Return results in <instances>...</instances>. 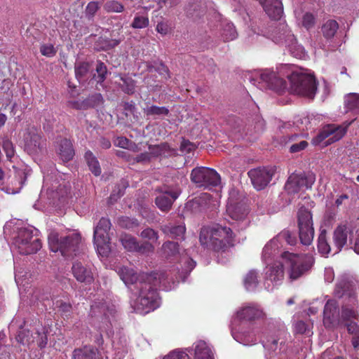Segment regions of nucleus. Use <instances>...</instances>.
<instances>
[{"mask_svg": "<svg viewBox=\"0 0 359 359\" xmlns=\"http://www.w3.org/2000/svg\"><path fill=\"white\" fill-rule=\"evenodd\" d=\"M227 123L229 125L231 131L234 133H241V130L243 129V121L238 117H229Z\"/></svg>", "mask_w": 359, "mask_h": 359, "instance_id": "3c124183", "label": "nucleus"}, {"mask_svg": "<svg viewBox=\"0 0 359 359\" xmlns=\"http://www.w3.org/2000/svg\"><path fill=\"white\" fill-rule=\"evenodd\" d=\"M282 24H286L285 21H283V22H280L278 23H274L272 26V28L271 30L269 31L268 32V36L273 41V34H275V33H278V36H280L282 38H286L285 37V34H283V31H279L278 29H280V27H281Z\"/></svg>", "mask_w": 359, "mask_h": 359, "instance_id": "052dcab7", "label": "nucleus"}, {"mask_svg": "<svg viewBox=\"0 0 359 359\" xmlns=\"http://www.w3.org/2000/svg\"><path fill=\"white\" fill-rule=\"evenodd\" d=\"M111 222L109 219L102 217L94 228L93 238L97 252L102 257H107L110 252L109 231Z\"/></svg>", "mask_w": 359, "mask_h": 359, "instance_id": "2eb2a0df", "label": "nucleus"}, {"mask_svg": "<svg viewBox=\"0 0 359 359\" xmlns=\"http://www.w3.org/2000/svg\"><path fill=\"white\" fill-rule=\"evenodd\" d=\"M161 230L167 236L174 239H183L186 232L184 224H174L169 223L161 226Z\"/></svg>", "mask_w": 359, "mask_h": 359, "instance_id": "c85d7f7f", "label": "nucleus"}, {"mask_svg": "<svg viewBox=\"0 0 359 359\" xmlns=\"http://www.w3.org/2000/svg\"><path fill=\"white\" fill-rule=\"evenodd\" d=\"M233 231L229 227L216 224L203 227L199 241L203 246L215 251H224L233 245Z\"/></svg>", "mask_w": 359, "mask_h": 359, "instance_id": "39448f33", "label": "nucleus"}, {"mask_svg": "<svg viewBox=\"0 0 359 359\" xmlns=\"http://www.w3.org/2000/svg\"><path fill=\"white\" fill-rule=\"evenodd\" d=\"M298 227L299 239L302 245H309L313 239L312 215L309 210L302 207L298 211Z\"/></svg>", "mask_w": 359, "mask_h": 359, "instance_id": "a211bd4d", "label": "nucleus"}, {"mask_svg": "<svg viewBox=\"0 0 359 359\" xmlns=\"http://www.w3.org/2000/svg\"><path fill=\"white\" fill-rule=\"evenodd\" d=\"M215 206V201L207 193L201 194L186 204V208L194 214L206 212L212 210Z\"/></svg>", "mask_w": 359, "mask_h": 359, "instance_id": "b1692460", "label": "nucleus"}, {"mask_svg": "<svg viewBox=\"0 0 359 359\" xmlns=\"http://www.w3.org/2000/svg\"><path fill=\"white\" fill-rule=\"evenodd\" d=\"M17 327L19 328V331L16 339L19 343L28 345L36 341L41 348L46 346L48 327L42 325L39 320H36L33 323L27 325L25 321L22 323L18 322V318L15 317L11 321L9 329L14 330Z\"/></svg>", "mask_w": 359, "mask_h": 359, "instance_id": "20e7f679", "label": "nucleus"}, {"mask_svg": "<svg viewBox=\"0 0 359 359\" xmlns=\"http://www.w3.org/2000/svg\"><path fill=\"white\" fill-rule=\"evenodd\" d=\"M281 259L288 264L289 278L294 280L306 274L311 268L313 261L311 255L284 252Z\"/></svg>", "mask_w": 359, "mask_h": 359, "instance_id": "1a4fd4ad", "label": "nucleus"}, {"mask_svg": "<svg viewBox=\"0 0 359 359\" xmlns=\"http://www.w3.org/2000/svg\"><path fill=\"white\" fill-rule=\"evenodd\" d=\"M155 247L154 244L149 241H144L142 243H138L136 252L148 255L153 253Z\"/></svg>", "mask_w": 359, "mask_h": 359, "instance_id": "603ef678", "label": "nucleus"}, {"mask_svg": "<svg viewBox=\"0 0 359 359\" xmlns=\"http://www.w3.org/2000/svg\"><path fill=\"white\" fill-rule=\"evenodd\" d=\"M265 313L263 309L257 304L251 303L241 308L236 312V317L231 325V334L233 339L243 345H252L257 341L256 334L254 330H245L244 325L240 329L236 328V320H254L263 318Z\"/></svg>", "mask_w": 359, "mask_h": 359, "instance_id": "7ed1b4c3", "label": "nucleus"}, {"mask_svg": "<svg viewBox=\"0 0 359 359\" xmlns=\"http://www.w3.org/2000/svg\"><path fill=\"white\" fill-rule=\"evenodd\" d=\"M57 306L59 311L67 317L69 316L72 313V306L69 303L64 302H57Z\"/></svg>", "mask_w": 359, "mask_h": 359, "instance_id": "e2e57ef3", "label": "nucleus"}, {"mask_svg": "<svg viewBox=\"0 0 359 359\" xmlns=\"http://www.w3.org/2000/svg\"><path fill=\"white\" fill-rule=\"evenodd\" d=\"M163 359H189V356L184 351L175 350L163 357Z\"/></svg>", "mask_w": 359, "mask_h": 359, "instance_id": "13d9d810", "label": "nucleus"}, {"mask_svg": "<svg viewBox=\"0 0 359 359\" xmlns=\"http://www.w3.org/2000/svg\"><path fill=\"white\" fill-rule=\"evenodd\" d=\"M251 82L261 90L270 89L278 93H282L286 88L285 81L271 69H260L256 71Z\"/></svg>", "mask_w": 359, "mask_h": 359, "instance_id": "9b49d317", "label": "nucleus"}, {"mask_svg": "<svg viewBox=\"0 0 359 359\" xmlns=\"http://www.w3.org/2000/svg\"><path fill=\"white\" fill-rule=\"evenodd\" d=\"M296 238L289 231L284 230L276 237L270 240L263 248L262 259L265 264L272 263L278 258H281V254L284 252L282 248L285 243L293 245L296 243Z\"/></svg>", "mask_w": 359, "mask_h": 359, "instance_id": "6e6552de", "label": "nucleus"}, {"mask_svg": "<svg viewBox=\"0 0 359 359\" xmlns=\"http://www.w3.org/2000/svg\"><path fill=\"white\" fill-rule=\"evenodd\" d=\"M114 313V309H109L105 302H94L90 307V314L92 317L99 318L100 315L102 325L98 328L101 332H104L108 336L113 334L111 329V323L109 316H113Z\"/></svg>", "mask_w": 359, "mask_h": 359, "instance_id": "aec40b11", "label": "nucleus"}, {"mask_svg": "<svg viewBox=\"0 0 359 359\" xmlns=\"http://www.w3.org/2000/svg\"><path fill=\"white\" fill-rule=\"evenodd\" d=\"M353 237V229L347 224H341L337 226L333 232V241L337 248L336 252L341 250L346 245L347 241L352 240Z\"/></svg>", "mask_w": 359, "mask_h": 359, "instance_id": "a878e982", "label": "nucleus"}, {"mask_svg": "<svg viewBox=\"0 0 359 359\" xmlns=\"http://www.w3.org/2000/svg\"><path fill=\"white\" fill-rule=\"evenodd\" d=\"M96 72L97 75H94L93 78L97 83H102L106 79L108 73L107 66L102 62H97Z\"/></svg>", "mask_w": 359, "mask_h": 359, "instance_id": "09e8293b", "label": "nucleus"}, {"mask_svg": "<svg viewBox=\"0 0 359 359\" xmlns=\"http://www.w3.org/2000/svg\"><path fill=\"white\" fill-rule=\"evenodd\" d=\"M221 35L224 41H229L236 39L238 34L233 25L227 22L223 25Z\"/></svg>", "mask_w": 359, "mask_h": 359, "instance_id": "ea45409f", "label": "nucleus"}, {"mask_svg": "<svg viewBox=\"0 0 359 359\" xmlns=\"http://www.w3.org/2000/svg\"><path fill=\"white\" fill-rule=\"evenodd\" d=\"M344 104L348 109H359V93H349L345 97Z\"/></svg>", "mask_w": 359, "mask_h": 359, "instance_id": "37998d69", "label": "nucleus"}, {"mask_svg": "<svg viewBox=\"0 0 359 359\" xmlns=\"http://www.w3.org/2000/svg\"><path fill=\"white\" fill-rule=\"evenodd\" d=\"M104 9L108 13H121L124 9V6L121 3L112 0L104 4Z\"/></svg>", "mask_w": 359, "mask_h": 359, "instance_id": "8fccbe9b", "label": "nucleus"}, {"mask_svg": "<svg viewBox=\"0 0 359 359\" xmlns=\"http://www.w3.org/2000/svg\"><path fill=\"white\" fill-rule=\"evenodd\" d=\"M308 146V142L305 140H301L299 142L294 143L290 147L291 153H297L304 150Z\"/></svg>", "mask_w": 359, "mask_h": 359, "instance_id": "774afa93", "label": "nucleus"}, {"mask_svg": "<svg viewBox=\"0 0 359 359\" xmlns=\"http://www.w3.org/2000/svg\"><path fill=\"white\" fill-rule=\"evenodd\" d=\"M191 180L196 187L204 189H212L220 184L219 175L214 169L207 167L193 169Z\"/></svg>", "mask_w": 359, "mask_h": 359, "instance_id": "4468645a", "label": "nucleus"}, {"mask_svg": "<svg viewBox=\"0 0 359 359\" xmlns=\"http://www.w3.org/2000/svg\"><path fill=\"white\" fill-rule=\"evenodd\" d=\"M338 29L339 25L337 21L330 20L323 25L322 32L325 38L330 39L334 37Z\"/></svg>", "mask_w": 359, "mask_h": 359, "instance_id": "4c0bfd02", "label": "nucleus"}, {"mask_svg": "<svg viewBox=\"0 0 359 359\" xmlns=\"http://www.w3.org/2000/svg\"><path fill=\"white\" fill-rule=\"evenodd\" d=\"M237 192L235 190L230 191L226 205V212L233 220L238 222L241 229H244L250 224V219L248 217L249 211L244 203L236 201L234 198Z\"/></svg>", "mask_w": 359, "mask_h": 359, "instance_id": "dca6fc26", "label": "nucleus"}, {"mask_svg": "<svg viewBox=\"0 0 359 359\" xmlns=\"http://www.w3.org/2000/svg\"><path fill=\"white\" fill-rule=\"evenodd\" d=\"M334 296L344 299L341 306V323L352 336L351 344L355 351L359 349V300L354 285L346 276H341L334 290Z\"/></svg>", "mask_w": 359, "mask_h": 359, "instance_id": "f257e3e1", "label": "nucleus"}, {"mask_svg": "<svg viewBox=\"0 0 359 359\" xmlns=\"http://www.w3.org/2000/svg\"><path fill=\"white\" fill-rule=\"evenodd\" d=\"M149 25V19L144 16H135L131 27L134 29H142L145 28Z\"/></svg>", "mask_w": 359, "mask_h": 359, "instance_id": "5fc2aeb1", "label": "nucleus"}, {"mask_svg": "<svg viewBox=\"0 0 359 359\" xmlns=\"http://www.w3.org/2000/svg\"><path fill=\"white\" fill-rule=\"evenodd\" d=\"M180 194L181 189L178 187H165L161 189L159 194L156 196V205L161 210L168 211Z\"/></svg>", "mask_w": 359, "mask_h": 359, "instance_id": "5701e85b", "label": "nucleus"}, {"mask_svg": "<svg viewBox=\"0 0 359 359\" xmlns=\"http://www.w3.org/2000/svg\"><path fill=\"white\" fill-rule=\"evenodd\" d=\"M120 224L126 229H130L137 226L139 225V222L136 219L124 217L120 220Z\"/></svg>", "mask_w": 359, "mask_h": 359, "instance_id": "0e129e2a", "label": "nucleus"}, {"mask_svg": "<svg viewBox=\"0 0 359 359\" xmlns=\"http://www.w3.org/2000/svg\"><path fill=\"white\" fill-rule=\"evenodd\" d=\"M85 159L90 171L95 175L99 176L101 174V168L97 158L93 152L88 150L85 154Z\"/></svg>", "mask_w": 359, "mask_h": 359, "instance_id": "72a5a7b5", "label": "nucleus"}, {"mask_svg": "<svg viewBox=\"0 0 359 359\" xmlns=\"http://www.w3.org/2000/svg\"><path fill=\"white\" fill-rule=\"evenodd\" d=\"M155 70L162 76L163 79L168 80L170 78V71L164 64H158L155 68Z\"/></svg>", "mask_w": 359, "mask_h": 359, "instance_id": "69168bd1", "label": "nucleus"}, {"mask_svg": "<svg viewBox=\"0 0 359 359\" xmlns=\"http://www.w3.org/2000/svg\"><path fill=\"white\" fill-rule=\"evenodd\" d=\"M288 79L292 93L313 98L317 90L316 82L314 76L307 69L293 70Z\"/></svg>", "mask_w": 359, "mask_h": 359, "instance_id": "423d86ee", "label": "nucleus"}, {"mask_svg": "<svg viewBox=\"0 0 359 359\" xmlns=\"http://www.w3.org/2000/svg\"><path fill=\"white\" fill-rule=\"evenodd\" d=\"M58 154L64 162L72 160L74 156V150L70 140L65 138L60 140L58 145Z\"/></svg>", "mask_w": 359, "mask_h": 359, "instance_id": "c756f323", "label": "nucleus"}, {"mask_svg": "<svg viewBox=\"0 0 359 359\" xmlns=\"http://www.w3.org/2000/svg\"><path fill=\"white\" fill-rule=\"evenodd\" d=\"M100 4L97 1H90L86 7V16L88 20H91L95 16L96 12L99 10Z\"/></svg>", "mask_w": 359, "mask_h": 359, "instance_id": "864d4df0", "label": "nucleus"}, {"mask_svg": "<svg viewBox=\"0 0 359 359\" xmlns=\"http://www.w3.org/2000/svg\"><path fill=\"white\" fill-rule=\"evenodd\" d=\"M302 25L306 29L312 28L315 25V17L311 13H306L302 17Z\"/></svg>", "mask_w": 359, "mask_h": 359, "instance_id": "bf43d9fd", "label": "nucleus"}, {"mask_svg": "<svg viewBox=\"0 0 359 359\" xmlns=\"http://www.w3.org/2000/svg\"><path fill=\"white\" fill-rule=\"evenodd\" d=\"M294 331L297 334H310V325L302 320H299L294 324Z\"/></svg>", "mask_w": 359, "mask_h": 359, "instance_id": "6e6d98bb", "label": "nucleus"}, {"mask_svg": "<svg viewBox=\"0 0 359 359\" xmlns=\"http://www.w3.org/2000/svg\"><path fill=\"white\" fill-rule=\"evenodd\" d=\"M34 232L36 233V230L33 227H25L18 230L13 245L19 254L27 255L36 253L41 249V241Z\"/></svg>", "mask_w": 359, "mask_h": 359, "instance_id": "9d476101", "label": "nucleus"}, {"mask_svg": "<svg viewBox=\"0 0 359 359\" xmlns=\"http://www.w3.org/2000/svg\"><path fill=\"white\" fill-rule=\"evenodd\" d=\"M119 43V40L101 36L96 41L94 47L97 50H107L116 46Z\"/></svg>", "mask_w": 359, "mask_h": 359, "instance_id": "c9c22d12", "label": "nucleus"}, {"mask_svg": "<svg viewBox=\"0 0 359 359\" xmlns=\"http://www.w3.org/2000/svg\"><path fill=\"white\" fill-rule=\"evenodd\" d=\"M259 284L258 272L256 270H250L244 278V285L247 290L253 291Z\"/></svg>", "mask_w": 359, "mask_h": 359, "instance_id": "e433bc0d", "label": "nucleus"}, {"mask_svg": "<svg viewBox=\"0 0 359 359\" xmlns=\"http://www.w3.org/2000/svg\"><path fill=\"white\" fill-rule=\"evenodd\" d=\"M50 250L54 252H60L63 257H71L76 255L81 242V236L78 233H72L66 236H59L55 231H50L48 236Z\"/></svg>", "mask_w": 359, "mask_h": 359, "instance_id": "0eeeda50", "label": "nucleus"}, {"mask_svg": "<svg viewBox=\"0 0 359 359\" xmlns=\"http://www.w3.org/2000/svg\"><path fill=\"white\" fill-rule=\"evenodd\" d=\"M118 273L130 291V287L137 285V283H144L146 276H149V275L144 273L138 275L133 269L128 266L120 268L118 271Z\"/></svg>", "mask_w": 359, "mask_h": 359, "instance_id": "bb28decb", "label": "nucleus"}, {"mask_svg": "<svg viewBox=\"0 0 359 359\" xmlns=\"http://www.w3.org/2000/svg\"><path fill=\"white\" fill-rule=\"evenodd\" d=\"M72 359H100L97 350L93 347L84 346L74 350Z\"/></svg>", "mask_w": 359, "mask_h": 359, "instance_id": "2f4dec72", "label": "nucleus"}, {"mask_svg": "<svg viewBox=\"0 0 359 359\" xmlns=\"http://www.w3.org/2000/svg\"><path fill=\"white\" fill-rule=\"evenodd\" d=\"M140 236L142 238L149 241V242L152 244L154 243H158L159 238L158 231L149 227L142 231Z\"/></svg>", "mask_w": 359, "mask_h": 359, "instance_id": "c03bdc74", "label": "nucleus"}, {"mask_svg": "<svg viewBox=\"0 0 359 359\" xmlns=\"http://www.w3.org/2000/svg\"><path fill=\"white\" fill-rule=\"evenodd\" d=\"M23 139L25 151L29 155L38 157L46 153V140L36 128L32 126L27 128Z\"/></svg>", "mask_w": 359, "mask_h": 359, "instance_id": "f8f14e48", "label": "nucleus"}, {"mask_svg": "<svg viewBox=\"0 0 359 359\" xmlns=\"http://www.w3.org/2000/svg\"><path fill=\"white\" fill-rule=\"evenodd\" d=\"M263 346L270 351L276 352L278 348V340L276 339H269L264 342Z\"/></svg>", "mask_w": 359, "mask_h": 359, "instance_id": "338daca9", "label": "nucleus"}, {"mask_svg": "<svg viewBox=\"0 0 359 359\" xmlns=\"http://www.w3.org/2000/svg\"><path fill=\"white\" fill-rule=\"evenodd\" d=\"M88 71L89 64L88 62H78L75 65V75L80 82L84 79Z\"/></svg>", "mask_w": 359, "mask_h": 359, "instance_id": "de8ad7c7", "label": "nucleus"}, {"mask_svg": "<svg viewBox=\"0 0 359 359\" xmlns=\"http://www.w3.org/2000/svg\"><path fill=\"white\" fill-rule=\"evenodd\" d=\"M3 149L7 158L11 161L15 154V149L12 142L8 139L4 140L3 142Z\"/></svg>", "mask_w": 359, "mask_h": 359, "instance_id": "4d7b16f0", "label": "nucleus"}, {"mask_svg": "<svg viewBox=\"0 0 359 359\" xmlns=\"http://www.w3.org/2000/svg\"><path fill=\"white\" fill-rule=\"evenodd\" d=\"M163 280V274L153 273L146 276L144 283H137V285L130 287V303L135 312L145 315L159 306L157 287Z\"/></svg>", "mask_w": 359, "mask_h": 359, "instance_id": "f03ea898", "label": "nucleus"}, {"mask_svg": "<svg viewBox=\"0 0 359 359\" xmlns=\"http://www.w3.org/2000/svg\"><path fill=\"white\" fill-rule=\"evenodd\" d=\"M154 153L156 155L163 156L165 157L172 156L175 154V150L170 147L168 143H161L157 145L155 148Z\"/></svg>", "mask_w": 359, "mask_h": 359, "instance_id": "49530a36", "label": "nucleus"}, {"mask_svg": "<svg viewBox=\"0 0 359 359\" xmlns=\"http://www.w3.org/2000/svg\"><path fill=\"white\" fill-rule=\"evenodd\" d=\"M125 250L129 252H136L138 241L136 238L130 234H122L119 238Z\"/></svg>", "mask_w": 359, "mask_h": 359, "instance_id": "f704fd0d", "label": "nucleus"}, {"mask_svg": "<svg viewBox=\"0 0 359 359\" xmlns=\"http://www.w3.org/2000/svg\"><path fill=\"white\" fill-rule=\"evenodd\" d=\"M351 123V122H344L341 125L328 124L325 126L313 139V144H319L326 138L328 140L325 142V145L339 141L346 134Z\"/></svg>", "mask_w": 359, "mask_h": 359, "instance_id": "f3484780", "label": "nucleus"}, {"mask_svg": "<svg viewBox=\"0 0 359 359\" xmlns=\"http://www.w3.org/2000/svg\"><path fill=\"white\" fill-rule=\"evenodd\" d=\"M121 79L123 81V84L121 85L122 90L128 95L133 94L135 90V81L132 78L126 76L121 77Z\"/></svg>", "mask_w": 359, "mask_h": 359, "instance_id": "a18cd8bd", "label": "nucleus"}, {"mask_svg": "<svg viewBox=\"0 0 359 359\" xmlns=\"http://www.w3.org/2000/svg\"><path fill=\"white\" fill-rule=\"evenodd\" d=\"M298 179V174L291 175L285 185V190L289 194H296L301 190Z\"/></svg>", "mask_w": 359, "mask_h": 359, "instance_id": "a19ab883", "label": "nucleus"}, {"mask_svg": "<svg viewBox=\"0 0 359 359\" xmlns=\"http://www.w3.org/2000/svg\"><path fill=\"white\" fill-rule=\"evenodd\" d=\"M274 173L273 168L266 167L251 169L248 172L253 187L257 190L264 189L271 182Z\"/></svg>", "mask_w": 359, "mask_h": 359, "instance_id": "4be33fe9", "label": "nucleus"}, {"mask_svg": "<svg viewBox=\"0 0 359 359\" xmlns=\"http://www.w3.org/2000/svg\"><path fill=\"white\" fill-rule=\"evenodd\" d=\"M41 54L46 57H53L56 54V50L52 44H43L40 48Z\"/></svg>", "mask_w": 359, "mask_h": 359, "instance_id": "680f3d73", "label": "nucleus"}, {"mask_svg": "<svg viewBox=\"0 0 359 359\" xmlns=\"http://www.w3.org/2000/svg\"><path fill=\"white\" fill-rule=\"evenodd\" d=\"M72 272L79 282L90 284L94 280L91 269L79 261L73 263Z\"/></svg>", "mask_w": 359, "mask_h": 359, "instance_id": "cd10ccee", "label": "nucleus"}, {"mask_svg": "<svg viewBox=\"0 0 359 359\" xmlns=\"http://www.w3.org/2000/svg\"><path fill=\"white\" fill-rule=\"evenodd\" d=\"M196 359H214L210 347L204 341H198L194 344Z\"/></svg>", "mask_w": 359, "mask_h": 359, "instance_id": "7c9ffc66", "label": "nucleus"}, {"mask_svg": "<svg viewBox=\"0 0 359 359\" xmlns=\"http://www.w3.org/2000/svg\"><path fill=\"white\" fill-rule=\"evenodd\" d=\"M161 256L165 259L170 261L183 262L186 265L183 269V273H189L196 266V262L188 257L185 251L182 252L180 245L174 241H165L161 248Z\"/></svg>", "mask_w": 359, "mask_h": 359, "instance_id": "ddd939ff", "label": "nucleus"}, {"mask_svg": "<svg viewBox=\"0 0 359 359\" xmlns=\"http://www.w3.org/2000/svg\"><path fill=\"white\" fill-rule=\"evenodd\" d=\"M278 30L283 31L286 38H282L280 36L278 35V33H275L273 36V42L285 46L293 57L297 58L303 57L304 56V49L303 46L297 43L294 35L292 33L287 25L282 24Z\"/></svg>", "mask_w": 359, "mask_h": 359, "instance_id": "6ab92c4d", "label": "nucleus"}, {"mask_svg": "<svg viewBox=\"0 0 359 359\" xmlns=\"http://www.w3.org/2000/svg\"><path fill=\"white\" fill-rule=\"evenodd\" d=\"M143 112L147 116H152L154 118H161L169 114V109L165 107L156 105L147 106L143 108Z\"/></svg>", "mask_w": 359, "mask_h": 359, "instance_id": "473e14b6", "label": "nucleus"}, {"mask_svg": "<svg viewBox=\"0 0 359 359\" xmlns=\"http://www.w3.org/2000/svg\"><path fill=\"white\" fill-rule=\"evenodd\" d=\"M264 269V285L269 291H271L274 286L282 283L284 276V268L280 262L266 264Z\"/></svg>", "mask_w": 359, "mask_h": 359, "instance_id": "412c9836", "label": "nucleus"}, {"mask_svg": "<svg viewBox=\"0 0 359 359\" xmlns=\"http://www.w3.org/2000/svg\"><path fill=\"white\" fill-rule=\"evenodd\" d=\"M326 233V230H322L318 239V249L323 255H328L331 250L327 241Z\"/></svg>", "mask_w": 359, "mask_h": 359, "instance_id": "79ce46f5", "label": "nucleus"}, {"mask_svg": "<svg viewBox=\"0 0 359 359\" xmlns=\"http://www.w3.org/2000/svg\"><path fill=\"white\" fill-rule=\"evenodd\" d=\"M299 183L301 189H311L316 181V175L311 172L304 174H298Z\"/></svg>", "mask_w": 359, "mask_h": 359, "instance_id": "58836bf2", "label": "nucleus"}, {"mask_svg": "<svg viewBox=\"0 0 359 359\" xmlns=\"http://www.w3.org/2000/svg\"><path fill=\"white\" fill-rule=\"evenodd\" d=\"M323 324L327 328H334L342 324L338 304L334 299L328 300L325 305Z\"/></svg>", "mask_w": 359, "mask_h": 359, "instance_id": "393cba45", "label": "nucleus"}]
</instances>
